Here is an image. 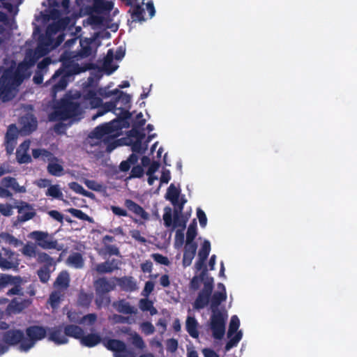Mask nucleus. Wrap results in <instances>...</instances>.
<instances>
[{
	"label": "nucleus",
	"instance_id": "obj_1",
	"mask_svg": "<svg viewBox=\"0 0 357 357\" xmlns=\"http://www.w3.org/2000/svg\"><path fill=\"white\" fill-rule=\"evenodd\" d=\"M67 52H63L60 57L63 68L58 69L52 77L45 82V85L51 86V94L54 99L56 93L66 89L69 77L85 70L78 63H74Z\"/></svg>",
	"mask_w": 357,
	"mask_h": 357
},
{
	"label": "nucleus",
	"instance_id": "obj_2",
	"mask_svg": "<svg viewBox=\"0 0 357 357\" xmlns=\"http://www.w3.org/2000/svg\"><path fill=\"white\" fill-rule=\"evenodd\" d=\"M26 66L20 63L16 68H6L0 77V98L3 102L9 101L15 97V91L25 79Z\"/></svg>",
	"mask_w": 357,
	"mask_h": 357
},
{
	"label": "nucleus",
	"instance_id": "obj_3",
	"mask_svg": "<svg viewBox=\"0 0 357 357\" xmlns=\"http://www.w3.org/2000/svg\"><path fill=\"white\" fill-rule=\"evenodd\" d=\"M52 109L48 114V119L52 122L75 119L82 112L80 102L77 98L69 94L54 100Z\"/></svg>",
	"mask_w": 357,
	"mask_h": 357
},
{
	"label": "nucleus",
	"instance_id": "obj_4",
	"mask_svg": "<svg viewBox=\"0 0 357 357\" xmlns=\"http://www.w3.org/2000/svg\"><path fill=\"white\" fill-rule=\"evenodd\" d=\"M79 342L82 345L89 348L102 342L107 349L113 352L114 357H136L135 352L128 349L123 341L116 339L102 340L98 333H89L86 335L83 334Z\"/></svg>",
	"mask_w": 357,
	"mask_h": 357
},
{
	"label": "nucleus",
	"instance_id": "obj_5",
	"mask_svg": "<svg viewBox=\"0 0 357 357\" xmlns=\"http://www.w3.org/2000/svg\"><path fill=\"white\" fill-rule=\"evenodd\" d=\"M227 299L226 292H215L211 296L210 317V328L213 337L216 340H222L225 333V325L227 314L219 310L218 306Z\"/></svg>",
	"mask_w": 357,
	"mask_h": 357
},
{
	"label": "nucleus",
	"instance_id": "obj_6",
	"mask_svg": "<svg viewBox=\"0 0 357 357\" xmlns=\"http://www.w3.org/2000/svg\"><path fill=\"white\" fill-rule=\"evenodd\" d=\"M48 328L39 326L31 325L25 329L26 338L20 345L19 349L21 351L27 352L34 347L38 341L43 340L47 333Z\"/></svg>",
	"mask_w": 357,
	"mask_h": 357
},
{
	"label": "nucleus",
	"instance_id": "obj_7",
	"mask_svg": "<svg viewBox=\"0 0 357 357\" xmlns=\"http://www.w3.org/2000/svg\"><path fill=\"white\" fill-rule=\"evenodd\" d=\"M122 128L121 123L116 119H114L109 123L100 125L96 127L89 135V137L94 138L98 141H102L105 143L109 142V139L114 132Z\"/></svg>",
	"mask_w": 357,
	"mask_h": 357
},
{
	"label": "nucleus",
	"instance_id": "obj_8",
	"mask_svg": "<svg viewBox=\"0 0 357 357\" xmlns=\"http://www.w3.org/2000/svg\"><path fill=\"white\" fill-rule=\"evenodd\" d=\"M29 237L33 239L37 245L44 250L55 249L59 251L62 249V247L59 245L57 240L54 238L53 235L47 231H33L29 234Z\"/></svg>",
	"mask_w": 357,
	"mask_h": 357
},
{
	"label": "nucleus",
	"instance_id": "obj_9",
	"mask_svg": "<svg viewBox=\"0 0 357 357\" xmlns=\"http://www.w3.org/2000/svg\"><path fill=\"white\" fill-rule=\"evenodd\" d=\"M18 257L19 255L15 251L0 245V268L17 269L20 264Z\"/></svg>",
	"mask_w": 357,
	"mask_h": 357
},
{
	"label": "nucleus",
	"instance_id": "obj_10",
	"mask_svg": "<svg viewBox=\"0 0 357 357\" xmlns=\"http://www.w3.org/2000/svg\"><path fill=\"white\" fill-rule=\"evenodd\" d=\"M213 289V278H208L204 282V287L198 294L193 307L199 310L208 305Z\"/></svg>",
	"mask_w": 357,
	"mask_h": 357
},
{
	"label": "nucleus",
	"instance_id": "obj_11",
	"mask_svg": "<svg viewBox=\"0 0 357 357\" xmlns=\"http://www.w3.org/2000/svg\"><path fill=\"white\" fill-rule=\"evenodd\" d=\"M25 340L24 333L20 329H10L2 334V341L10 346H15Z\"/></svg>",
	"mask_w": 357,
	"mask_h": 357
},
{
	"label": "nucleus",
	"instance_id": "obj_12",
	"mask_svg": "<svg viewBox=\"0 0 357 357\" xmlns=\"http://www.w3.org/2000/svg\"><path fill=\"white\" fill-rule=\"evenodd\" d=\"M15 208H17L19 213L17 220L21 222L32 219L36 214L32 206L23 201H20L19 205L15 206Z\"/></svg>",
	"mask_w": 357,
	"mask_h": 357
},
{
	"label": "nucleus",
	"instance_id": "obj_13",
	"mask_svg": "<svg viewBox=\"0 0 357 357\" xmlns=\"http://www.w3.org/2000/svg\"><path fill=\"white\" fill-rule=\"evenodd\" d=\"M31 303V298H14L8 305L7 310L12 313L18 314L28 308Z\"/></svg>",
	"mask_w": 357,
	"mask_h": 357
},
{
	"label": "nucleus",
	"instance_id": "obj_14",
	"mask_svg": "<svg viewBox=\"0 0 357 357\" xmlns=\"http://www.w3.org/2000/svg\"><path fill=\"white\" fill-rule=\"evenodd\" d=\"M124 206L128 211L132 213L136 217L139 218L144 220H149V213L140 205H139L133 200L130 199H125Z\"/></svg>",
	"mask_w": 357,
	"mask_h": 357
},
{
	"label": "nucleus",
	"instance_id": "obj_15",
	"mask_svg": "<svg viewBox=\"0 0 357 357\" xmlns=\"http://www.w3.org/2000/svg\"><path fill=\"white\" fill-rule=\"evenodd\" d=\"M18 136V130L15 124H11L8 126L5 136L6 148L8 153H10L14 150L16 144V139Z\"/></svg>",
	"mask_w": 357,
	"mask_h": 357
},
{
	"label": "nucleus",
	"instance_id": "obj_16",
	"mask_svg": "<svg viewBox=\"0 0 357 357\" xmlns=\"http://www.w3.org/2000/svg\"><path fill=\"white\" fill-rule=\"evenodd\" d=\"M48 340L54 342L56 344H64L68 343V339L66 337L65 333H63V327L62 326H58L49 329Z\"/></svg>",
	"mask_w": 357,
	"mask_h": 357
},
{
	"label": "nucleus",
	"instance_id": "obj_17",
	"mask_svg": "<svg viewBox=\"0 0 357 357\" xmlns=\"http://www.w3.org/2000/svg\"><path fill=\"white\" fill-rule=\"evenodd\" d=\"M93 284L96 293L107 294L114 290L116 287L114 282H110L105 277L98 278L94 281Z\"/></svg>",
	"mask_w": 357,
	"mask_h": 357
},
{
	"label": "nucleus",
	"instance_id": "obj_18",
	"mask_svg": "<svg viewBox=\"0 0 357 357\" xmlns=\"http://www.w3.org/2000/svg\"><path fill=\"white\" fill-rule=\"evenodd\" d=\"M32 156L35 159L40 158L43 162L59 161V159L50 151L45 149H34L32 150Z\"/></svg>",
	"mask_w": 357,
	"mask_h": 357
},
{
	"label": "nucleus",
	"instance_id": "obj_19",
	"mask_svg": "<svg viewBox=\"0 0 357 357\" xmlns=\"http://www.w3.org/2000/svg\"><path fill=\"white\" fill-rule=\"evenodd\" d=\"M113 280L118 282L121 288L127 291H132L137 289V284L131 276H124L122 278H113Z\"/></svg>",
	"mask_w": 357,
	"mask_h": 357
},
{
	"label": "nucleus",
	"instance_id": "obj_20",
	"mask_svg": "<svg viewBox=\"0 0 357 357\" xmlns=\"http://www.w3.org/2000/svg\"><path fill=\"white\" fill-rule=\"evenodd\" d=\"M63 333H65L66 337H70L80 340L84 334V330L79 326L67 324L63 326Z\"/></svg>",
	"mask_w": 357,
	"mask_h": 357
},
{
	"label": "nucleus",
	"instance_id": "obj_21",
	"mask_svg": "<svg viewBox=\"0 0 357 357\" xmlns=\"http://www.w3.org/2000/svg\"><path fill=\"white\" fill-rule=\"evenodd\" d=\"M145 123L146 119H144L134 121L132 128L130 131V136L135 137L136 140L142 141L146 135L141 129L145 125Z\"/></svg>",
	"mask_w": 357,
	"mask_h": 357
},
{
	"label": "nucleus",
	"instance_id": "obj_22",
	"mask_svg": "<svg viewBox=\"0 0 357 357\" xmlns=\"http://www.w3.org/2000/svg\"><path fill=\"white\" fill-rule=\"evenodd\" d=\"M208 278H213L212 277L208 276L207 268H204L201 271L199 275L194 276L190 282V288L196 291L199 289L201 283L203 282L204 284L205 281Z\"/></svg>",
	"mask_w": 357,
	"mask_h": 357
},
{
	"label": "nucleus",
	"instance_id": "obj_23",
	"mask_svg": "<svg viewBox=\"0 0 357 357\" xmlns=\"http://www.w3.org/2000/svg\"><path fill=\"white\" fill-rule=\"evenodd\" d=\"M94 38H84L80 40V50L78 52V55L81 58H86L91 55L92 48L91 44L93 43Z\"/></svg>",
	"mask_w": 357,
	"mask_h": 357
},
{
	"label": "nucleus",
	"instance_id": "obj_24",
	"mask_svg": "<svg viewBox=\"0 0 357 357\" xmlns=\"http://www.w3.org/2000/svg\"><path fill=\"white\" fill-rule=\"evenodd\" d=\"M1 185L6 188H11L16 192H25L24 186H20L17 180L11 176H6L2 178Z\"/></svg>",
	"mask_w": 357,
	"mask_h": 357
},
{
	"label": "nucleus",
	"instance_id": "obj_25",
	"mask_svg": "<svg viewBox=\"0 0 357 357\" xmlns=\"http://www.w3.org/2000/svg\"><path fill=\"white\" fill-rule=\"evenodd\" d=\"M98 93L94 90H88L84 94V98L89 102L91 108H98L102 105V100L98 96Z\"/></svg>",
	"mask_w": 357,
	"mask_h": 357
},
{
	"label": "nucleus",
	"instance_id": "obj_26",
	"mask_svg": "<svg viewBox=\"0 0 357 357\" xmlns=\"http://www.w3.org/2000/svg\"><path fill=\"white\" fill-rule=\"evenodd\" d=\"M94 10L98 13H109L114 7L112 1L104 0H94L93 4Z\"/></svg>",
	"mask_w": 357,
	"mask_h": 357
},
{
	"label": "nucleus",
	"instance_id": "obj_27",
	"mask_svg": "<svg viewBox=\"0 0 357 357\" xmlns=\"http://www.w3.org/2000/svg\"><path fill=\"white\" fill-rule=\"evenodd\" d=\"M29 146V142L24 141L21 144L20 147L24 149V153H20L19 150L16 151V159L20 164H27L31 162V157L26 153Z\"/></svg>",
	"mask_w": 357,
	"mask_h": 357
},
{
	"label": "nucleus",
	"instance_id": "obj_28",
	"mask_svg": "<svg viewBox=\"0 0 357 357\" xmlns=\"http://www.w3.org/2000/svg\"><path fill=\"white\" fill-rule=\"evenodd\" d=\"M198 322L194 317H188L185 322V328L189 335L193 338L199 336Z\"/></svg>",
	"mask_w": 357,
	"mask_h": 357
},
{
	"label": "nucleus",
	"instance_id": "obj_29",
	"mask_svg": "<svg viewBox=\"0 0 357 357\" xmlns=\"http://www.w3.org/2000/svg\"><path fill=\"white\" fill-rule=\"evenodd\" d=\"M68 266L75 268H82L84 265V261L82 255L79 252H73L66 259Z\"/></svg>",
	"mask_w": 357,
	"mask_h": 357
},
{
	"label": "nucleus",
	"instance_id": "obj_30",
	"mask_svg": "<svg viewBox=\"0 0 357 357\" xmlns=\"http://www.w3.org/2000/svg\"><path fill=\"white\" fill-rule=\"evenodd\" d=\"M133 3L132 6H130L131 8L129 10V13L131 15V17L133 21L142 22L145 21V18L144 17V9L139 4H135Z\"/></svg>",
	"mask_w": 357,
	"mask_h": 357
},
{
	"label": "nucleus",
	"instance_id": "obj_31",
	"mask_svg": "<svg viewBox=\"0 0 357 357\" xmlns=\"http://www.w3.org/2000/svg\"><path fill=\"white\" fill-rule=\"evenodd\" d=\"M181 190L178 189L174 184L172 183L167 188L165 199L170 201L174 206L178 204V199H179Z\"/></svg>",
	"mask_w": 357,
	"mask_h": 357
},
{
	"label": "nucleus",
	"instance_id": "obj_32",
	"mask_svg": "<svg viewBox=\"0 0 357 357\" xmlns=\"http://www.w3.org/2000/svg\"><path fill=\"white\" fill-rule=\"evenodd\" d=\"M116 310L123 314H131L135 313L134 307L130 305L128 302L124 300L119 301L118 303L114 304Z\"/></svg>",
	"mask_w": 357,
	"mask_h": 357
},
{
	"label": "nucleus",
	"instance_id": "obj_33",
	"mask_svg": "<svg viewBox=\"0 0 357 357\" xmlns=\"http://www.w3.org/2000/svg\"><path fill=\"white\" fill-rule=\"evenodd\" d=\"M14 278H16L17 279H15L13 280V282L9 283V284H13L14 287L9 289L7 292L8 296L11 295H18V296H24V291L22 290V288L21 287V282L22 278L20 276H14Z\"/></svg>",
	"mask_w": 357,
	"mask_h": 357
},
{
	"label": "nucleus",
	"instance_id": "obj_34",
	"mask_svg": "<svg viewBox=\"0 0 357 357\" xmlns=\"http://www.w3.org/2000/svg\"><path fill=\"white\" fill-rule=\"evenodd\" d=\"M59 161H54L49 162L47 167V172L54 176H60L63 173V167L61 164L58 163Z\"/></svg>",
	"mask_w": 357,
	"mask_h": 357
},
{
	"label": "nucleus",
	"instance_id": "obj_35",
	"mask_svg": "<svg viewBox=\"0 0 357 357\" xmlns=\"http://www.w3.org/2000/svg\"><path fill=\"white\" fill-rule=\"evenodd\" d=\"M70 278L66 271H63L57 276L54 285L62 289H66L69 286Z\"/></svg>",
	"mask_w": 357,
	"mask_h": 357
},
{
	"label": "nucleus",
	"instance_id": "obj_36",
	"mask_svg": "<svg viewBox=\"0 0 357 357\" xmlns=\"http://www.w3.org/2000/svg\"><path fill=\"white\" fill-rule=\"evenodd\" d=\"M242 337L243 333L241 331H239L236 334H234L231 337H228L229 340L225 347V351H229L233 347H236L242 339Z\"/></svg>",
	"mask_w": 357,
	"mask_h": 357
},
{
	"label": "nucleus",
	"instance_id": "obj_37",
	"mask_svg": "<svg viewBox=\"0 0 357 357\" xmlns=\"http://www.w3.org/2000/svg\"><path fill=\"white\" fill-rule=\"evenodd\" d=\"M45 195L52 198L62 200L63 197V192H61L59 185H50L48 188Z\"/></svg>",
	"mask_w": 357,
	"mask_h": 357
},
{
	"label": "nucleus",
	"instance_id": "obj_38",
	"mask_svg": "<svg viewBox=\"0 0 357 357\" xmlns=\"http://www.w3.org/2000/svg\"><path fill=\"white\" fill-rule=\"evenodd\" d=\"M240 326V320L238 318L236 315H234L231 317L229 328L227 331V337H231L234 334H236L238 331V328Z\"/></svg>",
	"mask_w": 357,
	"mask_h": 357
},
{
	"label": "nucleus",
	"instance_id": "obj_39",
	"mask_svg": "<svg viewBox=\"0 0 357 357\" xmlns=\"http://www.w3.org/2000/svg\"><path fill=\"white\" fill-rule=\"evenodd\" d=\"M67 212L70 213L73 216L81 220L87 221L89 222H93V218L89 216L87 214L84 213L82 211L74 208H70L66 210Z\"/></svg>",
	"mask_w": 357,
	"mask_h": 357
},
{
	"label": "nucleus",
	"instance_id": "obj_40",
	"mask_svg": "<svg viewBox=\"0 0 357 357\" xmlns=\"http://www.w3.org/2000/svg\"><path fill=\"white\" fill-rule=\"evenodd\" d=\"M115 101H116V105L119 102L122 103V105L125 108L130 109V102H131V96L130 95L124 92H121V95L115 97Z\"/></svg>",
	"mask_w": 357,
	"mask_h": 357
},
{
	"label": "nucleus",
	"instance_id": "obj_41",
	"mask_svg": "<svg viewBox=\"0 0 357 357\" xmlns=\"http://www.w3.org/2000/svg\"><path fill=\"white\" fill-rule=\"evenodd\" d=\"M21 252L26 257H33L36 255V247L33 244L27 243L23 246Z\"/></svg>",
	"mask_w": 357,
	"mask_h": 357
},
{
	"label": "nucleus",
	"instance_id": "obj_42",
	"mask_svg": "<svg viewBox=\"0 0 357 357\" xmlns=\"http://www.w3.org/2000/svg\"><path fill=\"white\" fill-rule=\"evenodd\" d=\"M78 303L82 307H89L92 301V296L85 292H80L78 296Z\"/></svg>",
	"mask_w": 357,
	"mask_h": 357
},
{
	"label": "nucleus",
	"instance_id": "obj_43",
	"mask_svg": "<svg viewBox=\"0 0 357 357\" xmlns=\"http://www.w3.org/2000/svg\"><path fill=\"white\" fill-rule=\"evenodd\" d=\"M211 251V243L208 240H205L199 250L198 257L207 259Z\"/></svg>",
	"mask_w": 357,
	"mask_h": 357
},
{
	"label": "nucleus",
	"instance_id": "obj_44",
	"mask_svg": "<svg viewBox=\"0 0 357 357\" xmlns=\"http://www.w3.org/2000/svg\"><path fill=\"white\" fill-rule=\"evenodd\" d=\"M197 221L194 219L190 224L186 234V240L194 241L197 236Z\"/></svg>",
	"mask_w": 357,
	"mask_h": 357
},
{
	"label": "nucleus",
	"instance_id": "obj_45",
	"mask_svg": "<svg viewBox=\"0 0 357 357\" xmlns=\"http://www.w3.org/2000/svg\"><path fill=\"white\" fill-rule=\"evenodd\" d=\"M95 270L99 274L112 273L113 272V268L109 266V264L107 261L98 264Z\"/></svg>",
	"mask_w": 357,
	"mask_h": 357
},
{
	"label": "nucleus",
	"instance_id": "obj_46",
	"mask_svg": "<svg viewBox=\"0 0 357 357\" xmlns=\"http://www.w3.org/2000/svg\"><path fill=\"white\" fill-rule=\"evenodd\" d=\"M15 279L17 278L13 275L0 273V291L6 287L9 283L13 282Z\"/></svg>",
	"mask_w": 357,
	"mask_h": 357
},
{
	"label": "nucleus",
	"instance_id": "obj_47",
	"mask_svg": "<svg viewBox=\"0 0 357 357\" xmlns=\"http://www.w3.org/2000/svg\"><path fill=\"white\" fill-rule=\"evenodd\" d=\"M110 303L109 298L107 296V294L96 293V304L98 307L100 308L103 305H109Z\"/></svg>",
	"mask_w": 357,
	"mask_h": 357
},
{
	"label": "nucleus",
	"instance_id": "obj_48",
	"mask_svg": "<svg viewBox=\"0 0 357 357\" xmlns=\"http://www.w3.org/2000/svg\"><path fill=\"white\" fill-rule=\"evenodd\" d=\"M131 148L133 153L142 154L147 149V144H143L142 141L135 140Z\"/></svg>",
	"mask_w": 357,
	"mask_h": 357
},
{
	"label": "nucleus",
	"instance_id": "obj_49",
	"mask_svg": "<svg viewBox=\"0 0 357 357\" xmlns=\"http://www.w3.org/2000/svg\"><path fill=\"white\" fill-rule=\"evenodd\" d=\"M162 218L164 220V225L165 227H169L172 226V208L170 207L167 206L165 208V213L163 214Z\"/></svg>",
	"mask_w": 357,
	"mask_h": 357
},
{
	"label": "nucleus",
	"instance_id": "obj_50",
	"mask_svg": "<svg viewBox=\"0 0 357 357\" xmlns=\"http://www.w3.org/2000/svg\"><path fill=\"white\" fill-rule=\"evenodd\" d=\"M37 273L40 282L43 283L47 282L50 278V271L48 267L47 266L40 268L38 271Z\"/></svg>",
	"mask_w": 357,
	"mask_h": 357
},
{
	"label": "nucleus",
	"instance_id": "obj_51",
	"mask_svg": "<svg viewBox=\"0 0 357 357\" xmlns=\"http://www.w3.org/2000/svg\"><path fill=\"white\" fill-rule=\"evenodd\" d=\"M131 335L132 344L139 349H144L146 346L142 337L137 333H134Z\"/></svg>",
	"mask_w": 357,
	"mask_h": 357
},
{
	"label": "nucleus",
	"instance_id": "obj_52",
	"mask_svg": "<svg viewBox=\"0 0 357 357\" xmlns=\"http://www.w3.org/2000/svg\"><path fill=\"white\" fill-rule=\"evenodd\" d=\"M67 317L70 322L79 324H82V317H81L80 312L76 311H68Z\"/></svg>",
	"mask_w": 357,
	"mask_h": 357
},
{
	"label": "nucleus",
	"instance_id": "obj_53",
	"mask_svg": "<svg viewBox=\"0 0 357 357\" xmlns=\"http://www.w3.org/2000/svg\"><path fill=\"white\" fill-rule=\"evenodd\" d=\"M13 208H15V206L9 204H0V214L3 216L9 217L13 215Z\"/></svg>",
	"mask_w": 357,
	"mask_h": 357
},
{
	"label": "nucleus",
	"instance_id": "obj_54",
	"mask_svg": "<svg viewBox=\"0 0 357 357\" xmlns=\"http://www.w3.org/2000/svg\"><path fill=\"white\" fill-rule=\"evenodd\" d=\"M144 173V169L140 165H135L134 166L130 172L129 178H141L143 176Z\"/></svg>",
	"mask_w": 357,
	"mask_h": 357
},
{
	"label": "nucleus",
	"instance_id": "obj_55",
	"mask_svg": "<svg viewBox=\"0 0 357 357\" xmlns=\"http://www.w3.org/2000/svg\"><path fill=\"white\" fill-rule=\"evenodd\" d=\"M140 327L142 332L146 335H151L155 332V327L149 321H144L142 323Z\"/></svg>",
	"mask_w": 357,
	"mask_h": 357
},
{
	"label": "nucleus",
	"instance_id": "obj_56",
	"mask_svg": "<svg viewBox=\"0 0 357 357\" xmlns=\"http://www.w3.org/2000/svg\"><path fill=\"white\" fill-rule=\"evenodd\" d=\"M188 219L183 217L182 215H178V220H176L175 215H174V222L172 224L174 228L181 227L183 229L186 227V222Z\"/></svg>",
	"mask_w": 357,
	"mask_h": 357
},
{
	"label": "nucleus",
	"instance_id": "obj_57",
	"mask_svg": "<svg viewBox=\"0 0 357 357\" xmlns=\"http://www.w3.org/2000/svg\"><path fill=\"white\" fill-rule=\"evenodd\" d=\"M6 242L8 243L10 245H13L15 247H17L20 244H22V242L17 238H16L14 236L10 234H5L1 235Z\"/></svg>",
	"mask_w": 357,
	"mask_h": 357
},
{
	"label": "nucleus",
	"instance_id": "obj_58",
	"mask_svg": "<svg viewBox=\"0 0 357 357\" xmlns=\"http://www.w3.org/2000/svg\"><path fill=\"white\" fill-rule=\"evenodd\" d=\"M152 258L154 259L155 261H156L157 263H158L160 264H162V265H165V266H169L170 264V261H169V259L167 257L163 256L161 254H159V253L153 254Z\"/></svg>",
	"mask_w": 357,
	"mask_h": 357
},
{
	"label": "nucleus",
	"instance_id": "obj_59",
	"mask_svg": "<svg viewBox=\"0 0 357 357\" xmlns=\"http://www.w3.org/2000/svg\"><path fill=\"white\" fill-rule=\"evenodd\" d=\"M49 301L52 307H56L61 301V294L58 291L52 292L50 296Z\"/></svg>",
	"mask_w": 357,
	"mask_h": 357
},
{
	"label": "nucleus",
	"instance_id": "obj_60",
	"mask_svg": "<svg viewBox=\"0 0 357 357\" xmlns=\"http://www.w3.org/2000/svg\"><path fill=\"white\" fill-rule=\"evenodd\" d=\"M153 304V303L151 300L148 298H142L139 300V307L142 311L148 312Z\"/></svg>",
	"mask_w": 357,
	"mask_h": 357
},
{
	"label": "nucleus",
	"instance_id": "obj_61",
	"mask_svg": "<svg viewBox=\"0 0 357 357\" xmlns=\"http://www.w3.org/2000/svg\"><path fill=\"white\" fill-rule=\"evenodd\" d=\"M38 261L39 263H44L47 265H52L53 259L45 252H40L38 255Z\"/></svg>",
	"mask_w": 357,
	"mask_h": 357
},
{
	"label": "nucleus",
	"instance_id": "obj_62",
	"mask_svg": "<svg viewBox=\"0 0 357 357\" xmlns=\"http://www.w3.org/2000/svg\"><path fill=\"white\" fill-rule=\"evenodd\" d=\"M105 253L109 255H120L119 248L114 245H106L104 246Z\"/></svg>",
	"mask_w": 357,
	"mask_h": 357
},
{
	"label": "nucleus",
	"instance_id": "obj_63",
	"mask_svg": "<svg viewBox=\"0 0 357 357\" xmlns=\"http://www.w3.org/2000/svg\"><path fill=\"white\" fill-rule=\"evenodd\" d=\"M197 244L194 241L186 240L184 251L196 255Z\"/></svg>",
	"mask_w": 357,
	"mask_h": 357
},
{
	"label": "nucleus",
	"instance_id": "obj_64",
	"mask_svg": "<svg viewBox=\"0 0 357 357\" xmlns=\"http://www.w3.org/2000/svg\"><path fill=\"white\" fill-rule=\"evenodd\" d=\"M110 210L112 211V213L115 215H117L119 217H128L129 216L128 211L119 206H111Z\"/></svg>",
	"mask_w": 357,
	"mask_h": 357
}]
</instances>
